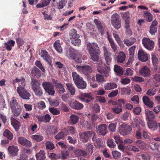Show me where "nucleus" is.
<instances>
[{
    "label": "nucleus",
    "mask_w": 160,
    "mask_h": 160,
    "mask_svg": "<svg viewBox=\"0 0 160 160\" xmlns=\"http://www.w3.org/2000/svg\"><path fill=\"white\" fill-rule=\"evenodd\" d=\"M66 55L67 57L74 60L76 62L81 63L82 62V55L80 53L74 52L72 49H67Z\"/></svg>",
    "instance_id": "f257e3e1"
},
{
    "label": "nucleus",
    "mask_w": 160,
    "mask_h": 160,
    "mask_svg": "<svg viewBox=\"0 0 160 160\" xmlns=\"http://www.w3.org/2000/svg\"><path fill=\"white\" fill-rule=\"evenodd\" d=\"M76 68L78 71L82 73L87 77V78L88 80L91 79V77L89 74L92 72V68L88 65H84L83 66L76 65Z\"/></svg>",
    "instance_id": "f03ea898"
},
{
    "label": "nucleus",
    "mask_w": 160,
    "mask_h": 160,
    "mask_svg": "<svg viewBox=\"0 0 160 160\" xmlns=\"http://www.w3.org/2000/svg\"><path fill=\"white\" fill-rule=\"evenodd\" d=\"M111 23L112 25L116 29H118L121 26V21L120 16L117 13H115L112 15Z\"/></svg>",
    "instance_id": "7ed1b4c3"
},
{
    "label": "nucleus",
    "mask_w": 160,
    "mask_h": 160,
    "mask_svg": "<svg viewBox=\"0 0 160 160\" xmlns=\"http://www.w3.org/2000/svg\"><path fill=\"white\" fill-rule=\"evenodd\" d=\"M42 86L46 92L50 95L54 96L55 93L54 87L53 84L49 82H44Z\"/></svg>",
    "instance_id": "20e7f679"
},
{
    "label": "nucleus",
    "mask_w": 160,
    "mask_h": 160,
    "mask_svg": "<svg viewBox=\"0 0 160 160\" xmlns=\"http://www.w3.org/2000/svg\"><path fill=\"white\" fill-rule=\"evenodd\" d=\"M17 92L20 96L23 99L28 100L30 99L31 95L27 90L25 89L24 87L20 85L17 87Z\"/></svg>",
    "instance_id": "39448f33"
},
{
    "label": "nucleus",
    "mask_w": 160,
    "mask_h": 160,
    "mask_svg": "<svg viewBox=\"0 0 160 160\" xmlns=\"http://www.w3.org/2000/svg\"><path fill=\"white\" fill-rule=\"evenodd\" d=\"M142 43L143 46L149 50H152L154 47V42L147 38H144L142 39Z\"/></svg>",
    "instance_id": "423d86ee"
},
{
    "label": "nucleus",
    "mask_w": 160,
    "mask_h": 160,
    "mask_svg": "<svg viewBox=\"0 0 160 160\" xmlns=\"http://www.w3.org/2000/svg\"><path fill=\"white\" fill-rule=\"evenodd\" d=\"M87 49L89 53L100 51L98 44L95 42L87 43Z\"/></svg>",
    "instance_id": "0eeeda50"
},
{
    "label": "nucleus",
    "mask_w": 160,
    "mask_h": 160,
    "mask_svg": "<svg viewBox=\"0 0 160 160\" xmlns=\"http://www.w3.org/2000/svg\"><path fill=\"white\" fill-rule=\"evenodd\" d=\"M103 55L106 62V64L109 66L111 63L112 58L111 56L112 53L107 49L105 46L103 47Z\"/></svg>",
    "instance_id": "6e6552de"
},
{
    "label": "nucleus",
    "mask_w": 160,
    "mask_h": 160,
    "mask_svg": "<svg viewBox=\"0 0 160 160\" xmlns=\"http://www.w3.org/2000/svg\"><path fill=\"white\" fill-rule=\"evenodd\" d=\"M74 33L72 34L71 38V43L75 46H78L81 43V40L78 38L79 36L77 34V32L75 29L73 30Z\"/></svg>",
    "instance_id": "1a4fd4ad"
},
{
    "label": "nucleus",
    "mask_w": 160,
    "mask_h": 160,
    "mask_svg": "<svg viewBox=\"0 0 160 160\" xmlns=\"http://www.w3.org/2000/svg\"><path fill=\"white\" fill-rule=\"evenodd\" d=\"M152 59L153 65L154 66V72L158 73H160V68H158L157 66V65L158 63V60L157 55L154 54H152Z\"/></svg>",
    "instance_id": "9d476101"
},
{
    "label": "nucleus",
    "mask_w": 160,
    "mask_h": 160,
    "mask_svg": "<svg viewBox=\"0 0 160 160\" xmlns=\"http://www.w3.org/2000/svg\"><path fill=\"white\" fill-rule=\"evenodd\" d=\"M69 104L72 108L77 110L81 109L83 107V105L82 103L76 100L69 102Z\"/></svg>",
    "instance_id": "9b49d317"
},
{
    "label": "nucleus",
    "mask_w": 160,
    "mask_h": 160,
    "mask_svg": "<svg viewBox=\"0 0 160 160\" xmlns=\"http://www.w3.org/2000/svg\"><path fill=\"white\" fill-rule=\"evenodd\" d=\"M138 59L141 61L145 62L148 60V54L143 50H139L138 51Z\"/></svg>",
    "instance_id": "f8f14e48"
},
{
    "label": "nucleus",
    "mask_w": 160,
    "mask_h": 160,
    "mask_svg": "<svg viewBox=\"0 0 160 160\" xmlns=\"http://www.w3.org/2000/svg\"><path fill=\"white\" fill-rule=\"evenodd\" d=\"M18 141L19 144L26 147L30 148L32 146L31 142L24 137H19Z\"/></svg>",
    "instance_id": "ddd939ff"
},
{
    "label": "nucleus",
    "mask_w": 160,
    "mask_h": 160,
    "mask_svg": "<svg viewBox=\"0 0 160 160\" xmlns=\"http://www.w3.org/2000/svg\"><path fill=\"white\" fill-rule=\"evenodd\" d=\"M41 56L42 57L47 61L48 63L51 67L52 66L51 57L46 50H42L41 52Z\"/></svg>",
    "instance_id": "4468645a"
},
{
    "label": "nucleus",
    "mask_w": 160,
    "mask_h": 160,
    "mask_svg": "<svg viewBox=\"0 0 160 160\" xmlns=\"http://www.w3.org/2000/svg\"><path fill=\"white\" fill-rule=\"evenodd\" d=\"M99 134L105 136L107 133V127L106 124H103L99 125L97 128Z\"/></svg>",
    "instance_id": "2eb2a0df"
},
{
    "label": "nucleus",
    "mask_w": 160,
    "mask_h": 160,
    "mask_svg": "<svg viewBox=\"0 0 160 160\" xmlns=\"http://www.w3.org/2000/svg\"><path fill=\"white\" fill-rule=\"evenodd\" d=\"M91 132V131H88L79 133L80 138L82 139L83 142H86L88 141L89 136H90Z\"/></svg>",
    "instance_id": "dca6fc26"
},
{
    "label": "nucleus",
    "mask_w": 160,
    "mask_h": 160,
    "mask_svg": "<svg viewBox=\"0 0 160 160\" xmlns=\"http://www.w3.org/2000/svg\"><path fill=\"white\" fill-rule=\"evenodd\" d=\"M139 72L142 76L146 77L149 76L150 70V69L147 67L144 66L139 71Z\"/></svg>",
    "instance_id": "f3484780"
},
{
    "label": "nucleus",
    "mask_w": 160,
    "mask_h": 160,
    "mask_svg": "<svg viewBox=\"0 0 160 160\" xmlns=\"http://www.w3.org/2000/svg\"><path fill=\"white\" fill-rule=\"evenodd\" d=\"M145 114L146 117V119L148 121L154 120L155 118V115L154 112L148 109L145 110Z\"/></svg>",
    "instance_id": "a211bd4d"
},
{
    "label": "nucleus",
    "mask_w": 160,
    "mask_h": 160,
    "mask_svg": "<svg viewBox=\"0 0 160 160\" xmlns=\"http://www.w3.org/2000/svg\"><path fill=\"white\" fill-rule=\"evenodd\" d=\"M18 149L17 147L15 146H10L8 148L9 153L12 156H17L18 154Z\"/></svg>",
    "instance_id": "6ab92c4d"
},
{
    "label": "nucleus",
    "mask_w": 160,
    "mask_h": 160,
    "mask_svg": "<svg viewBox=\"0 0 160 160\" xmlns=\"http://www.w3.org/2000/svg\"><path fill=\"white\" fill-rule=\"evenodd\" d=\"M136 48V46L131 47L129 49V59L127 63V65H129L132 62L134 57V50Z\"/></svg>",
    "instance_id": "aec40b11"
},
{
    "label": "nucleus",
    "mask_w": 160,
    "mask_h": 160,
    "mask_svg": "<svg viewBox=\"0 0 160 160\" xmlns=\"http://www.w3.org/2000/svg\"><path fill=\"white\" fill-rule=\"evenodd\" d=\"M94 22L95 24L96 27L99 31L101 32L102 34H103L104 32V27L102 24L101 21L97 19L94 20Z\"/></svg>",
    "instance_id": "412c9836"
},
{
    "label": "nucleus",
    "mask_w": 160,
    "mask_h": 160,
    "mask_svg": "<svg viewBox=\"0 0 160 160\" xmlns=\"http://www.w3.org/2000/svg\"><path fill=\"white\" fill-rule=\"evenodd\" d=\"M142 100L144 103L149 108H152L153 107V102L148 96H144L142 98Z\"/></svg>",
    "instance_id": "4be33fe9"
},
{
    "label": "nucleus",
    "mask_w": 160,
    "mask_h": 160,
    "mask_svg": "<svg viewBox=\"0 0 160 160\" xmlns=\"http://www.w3.org/2000/svg\"><path fill=\"white\" fill-rule=\"evenodd\" d=\"M36 118L38 121L40 122H49L51 119V117L48 114H46L45 115L37 116Z\"/></svg>",
    "instance_id": "5701e85b"
},
{
    "label": "nucleus",
    "mask_w": 160,
    "mask_h": 160,
    "mask_svg": "<svg viewBox=\"0 0 160 160\" xmlns=\"http://www.w3.org/2000/svg\"><path fill=\"white\" fill-rule=\"evenodd\" d=\"M158 22L157 21L154 20L152 23L150 28V32L152 35H154L157 32V25Z\"/></svg>",
    "instance_id": "b1692460"
},
{
    "label": "nucleus",
    "mask_w": 160,
    "mask_h": 160,
    "mask_svg": "<svg viewBox=\"0 0 160 160\" xmlns=\"http://www.w3.org/2000/svg\"><path fill=\"white\" fill-rule=\"evenodd\" d=\"M88 98L91 100L94 99L93 97V95L91 93H81L79 95V98L82 101H83L85 100V98Z\"/></svg>",
    "instance_id": "393cba45"
},
{
    "label": "nucleus",
    "mask_w": 160,
    "mask_h": 160,
    "mask_svg": "<svg viewBox=\"0 0 160 160\" xmlns=\"http://www.w3.org/2000/svg\"><path fill=\"white\" fill-rule=\"evenodd\" d=\"M126 55L124 52L120 51L118 56L116 57V59L118 62L122 63L125 60Z\"/></svg>",
    "instance_id": "a878e982"
},
{
    "label": "nucleus",
    "mask_w": 160,
    "mask_h": 160,
    "mask_svg": "<svg viewBox=\"0 0 160 160\" xmlns=\"http://www.w3.org/2000/svg\"><path fill=\"white\" fill-rule=\"evenodd\" d=\"M11 120L12 125L16 131H18L21 126L19 122L12 117L11 118Z\"/></svg>",
    "instance_id": "bb28decb"
},
{
    "label": "nucleus",
    "mask_w": 160,
    "mask_h": 160,
    "mask_svg": "<svg viewBox=\"0 0 160 160\" xmlns=\"http://www.w3.org/2000/svg\"><path fill=\"white\" fill-rule=\"evenodd\" d=\"M100 52H101L100 51V52H96L89 53L92 60L94 62H99L100 59L99 56Z\"/></svg>",
    "instance_id": "cd10ccee"
},
{
    "label": "nucleus",
    "mask_w": 160,
    "mask_h": 160,
    "mask_svg": "<svg viewBox=\"0 0 160 160\" xmlns=\"http://www.w3.org/2000/svg\"><path fill=\"white\" fill-rule=\"evenodd\" d=\"M79 117L75 114H72L69 120V123L72 125L76 124L78 121Z\"/></svg>",
    "instance_id": "c85d7f7f"
},
{
    "label": "nucleus",
    "mask_w": 160,
    "mask_h": 160,
    "mask_svg": "<svg viewBox=\"0 0 160 160\" xmlns=\"http://www.w3.org/2000/svg\"><path fill=\"white\" fill-rule=\"evenodd\" d=\"M96 78L93 76L91 79L93 81H97L98 82H102L104 81L103 76L99 74H96L95 76Z\"/></svg>",
    "instance_id": "c756f323"
},
{
    "label": "nucleus",
    "mask_w": 160,
    "mask_h": 160,
    "mask_svg": "<svg viewBox=\"0 0 160 160\" xmlns=\"http://www.w3.org/2000/svg\"><path fill=\"white\" fill-rule=\"evenodd\" d=\"M31 88L32 90L37 88L40 87L41 85L39 81L36 79L31 78Z\"/></svg>",
    "instance_id": "7c9ffc66"
},
{
    "label": "nucleus",
    "mask_w": 160,
    "mask_h": 160,
    "mask_svg": "<svg viewBox=\"0 0 160 160\" xmlns=\"http://www.w3.org/2000/svg\"><path fill=\"white\" fill-rule=\"evenodd\" d=\"M108 40L110 43L111 47L114 52H117V49L116 45L115 44L113 40L111 38V36L108 35Z\"/></svg>",
    "instance_id": "2f4dec72"
},
{
    "label": "nucleus",
    "mask_w": 160,
    "mask_h": 160,
    "mask_svg": "<svg viewBox=\"0 0 160 160\" xmlns=\"http://www.w3.org/2000/svg\"><path fill=\"white\" fill-rule=\"evenodd\" d=\"M98 71L101 73V74H104L105 77H107L109 76L108 72L110 71V68L109 66L107 65H105V69L99 70L98 69Z\"/></svg>",
    "instance_id": "473e14b6"
},
{
    "label": "nucleus",
    "mask_w": 160,
    "mask_h": 160,
    "mask_svg": "<svg viewBox=\"0 0 160 160\" xmlns=\"http://www.w3.org/2000/svg\"><path fill=\"white\" fill-rule=\"evenodd\" d=\"M75 84L78 88L82 89L85 88L87 86L86 82L83 81V78Z\"/></svg>",
    "instance_id": "72a5a7b5"
},
{
    "label": "nucleus",
    "mask_w": 160,
    "mask_h": 160,
    "mask_svg": "<svg viewBox=\"0 0 160 160\" xmlns=\"http://www.w3.org/2000/svg\"><path fill=\"white\" fill-rule=\"evenodd\" d=\"M31 74L33 76H35L37 78H39L41 76V72L36 67L32 68L31 71Z\"/></svg>",
    "instance_id": "f704fd0d"
},
{
    "label": "nucleus",
    "mask_w": 160,
    "mask_h": 160,
    "mask_svg": "<svg viewBox=\"0 0 160 160\" xmlns=\"http://www.w3.org/2000/svg\"><path fill=\"white\" fill-rule=\"evenodd\" d=\"M148 126L149 128H153L154 129H156L158 126V124L156 121L154 120L148 121L147 122Z\"/></svg>",
    "instance_id": "c9c22d12"
},
{
    "label": "nucleus",
    "mask_w": 160,
    "mask_h": 160,
    "mask_svg": "<svg viewBox=\"0 0 160 160\" xmlns=\"http://www.w3.org/2000/svg\"><path fill=\"white\" fill-rule=\"evenodd\" d=\"M45 153L44 151L41 150L39 152L36 154L37 160H44L46 157Z\"/></svg>",
    "instance_id": "e433bc0d"
},
{
    "label": "nucleus",
    "mask_w": 160,
    "mask_h": 160,
    "mask_svg": "<svg viewBox=\"0 0 160 160\" xmlns=\"http://www.w3.org/2000/svg\"><path fill=\"white\" fill-rule=\"evenodd\" d=\"M114 72L119 75H122L123 73V68L117 65H114Z\"/></svg>",
    "instance_id": "4c0bfd02"
},
{
    "label": "nucleus",
    "mask_w": 160,
    "mask_h": 160,
    "mask_svg": "<svg viewBox=\"0 0 160 160\" xmlns=\"http://www.w3.org/2000/svg\"><path fill=\"white\" fill-rule=\"evenodd\" d=\"M15 43V42L11 39L8 42L4 43V45L7 49L10 51L12 49V47L14 46Z\"/></svg>",
    "instance_id": "58836bf2"
},
{
    "label": "nucleus",
    "mask_w": 160,
    "mask_h": 160,
    "mask_svg": "<svg viewBox=\"0 0 160 160\" xmlns=\"http://www.w3.org/2000/svg\"><path fill=\"white\" fill-rule=\"evenodd\" d=\"M18 82L19 84L20 83L21 86L25 87V80L23 77H22L20 79L16 78L13 81V83L14 84L15 82Z\"/></svg>",
    "instance_id": "ea45409f"
},
{
    "label": "nucleus",
    "mask_w": 160,
    "mask_h": 160,
    "mask_svg": "<svg viewBox=\"0 0 160 160\" xmlns=\"http://www.w3.org/2000/svg\"><path fill=\"white\" fill-rule=\"evenodd\" d=\"M72 74L73 80L75 84L78 82H79V81L83 78L82 77H80L76 72H72Z\"/></svg>",
    "instance_id": "a19ab883"
},
{
    "label": "nucleus",
    "mask_w": 160,
    "mask_h": 160,
    "mask_svg": "<svg viewBox=\"0 0 160 160\" xmlns=\"http://www.w3.org/2000/svg\"><path fill=\"white\" fill-rule=\"evenodd\" d=\"M68 91L72 95H74L75 94V89L74 86L71 83H67L66 84Z\"/></svg>",
    "instance_id": "79ce46f5"
},
{
    "label": "nucleus",
    "mask_w": 160,
    "mask_h": 160,
    "mask_svg": "<svg viewBox=\"0 0 160 160\" xmlns=\"http://www.w3.org/2000/svg\"><path fill=\"white\" fill-rule=\"evenodd\" d=\"M132 130V128L130 126H128L127 127L120 132V133L123 136L128 135L131 132Z\"/></svg>",
    "instance_id": "37998d69"
},
{
    "label": "nucleus",
    "mask_w": 160,
    "mask_h": 160,
    "mask_svg": "<svg viewBox=\"0 0 160 160\" xmlns=\"http://www.w3.org/2000/svg\"><path fill=\"white\" fill-rule=\"evenodd\" d=\"M12 112L14 116H18L21 112V108L20 106H17L16 108L12 109Z\"/></svg>",
    "instance_id": "c03bdc74"
},
{
    "label": "nucleus",
    "mask_w": 160,
    "mask_h": 160,
    "mask_svg": "<svg viewBox=\"0 0 160 160\" xmlns=\"http://www.w3.org/2000/svg\"><path fill=\"white\" fill-rule=\"evenodd\" d=\"M3 135L9 140H11L13 138L12 134L7 129H6L4 131Z\"/></svg>",
    "instance_id": "a18cd8bd"
},
{
    "label": "nucleus",
    "mask_w": 160,
    "mask_h": 160,
    "mask_svg": "<svg viewBox=\"0 0 160 160\" xmlns=\"http://www.w3.org/2000/svg\"><path fill=\"white\" fill-rule=\"evenodd\" d=\"M136 145L139 148L144 149L146 146V144L141 140H138L136 142Z\"/></svg>",
    "instance_id": "49530a36"
},
{
    "label": "nucleus",
    "mask_w": 160,
    "mask_h": 160,
    "mask_svg": "<svg viewBox=\"0 0 160 160\" xmlns=\"http://www.w3.org/2000/svg\"><path fill=\"white\" fill-rule=\"evenodd\" d=\"M135 39L134 38H131L130 40L126 39L123 41L124 43L128 46L132 45L135 42Z\"/></svg>",
    "instance_id": "de8ad7c7"
},
{
    "label": "nucleus",
    "mask_w": 160,
    "mask_h": 160,
    "mask_svg": "<svg viewBox=\"0 0 160 160\" xmlns=\"http://www.w3.org/2000/svg\"><path fill=\"white\" fill-rule=\"evenodd\" d=\"M112 110L116 114H119L122 111V106L121 105H120L117 107L112 108Z\"/></svg>",
    "instance_id": "09e8293b"
},
{
    "label": "nucleus",
    "mask_w": 160,
    "mask_h": 160,
    "mask_svg": "<svg viewBox=\"0 0 160 160\" xmlns=\"http://www.w3.org/2000/svg\"><path fill=\"white\" fill-rule=\"evenodd\" d=\"M144 17L146 18L148 22H151L152 20V16L151 13L148 11L143 12Z\"/></svg>",
    "instance_id": "8fccbe9b"
},
{
    "label": "nucleus",
    "mask_w": 160,
    "mask_h": 160,
    "mask_svg": "<svg viewBox=\"0 0 160 160\" xmlns=\"http://www.w3.org/2000/svg\"><path fill=\"white\" fill-rule=\"evenodd\" d=\"M36 95L41 97L43 94V90L40 87H38L33 90Z\"/></svg>",
    "instance_id": "3c124183"
},
{
    "label": "nucleus",
    "mask_w": 160,
    "mask_h": 160,
    "mask_svg": "<svg viewBox=\"0 0 160 160\" xmlns=\"http://www.w3.org/2000/svg\"><path fill=\"white\" fill-rule=\"evenodd\" d=\"M45 146L46 148L48 150H52L55 148L54 144L51 142L49 141L46 142Z\"/></svg>",
    "instance_id": "603ef678"
},
{
    "label": "nucleus",
    "mask_w": 160,
    "mask_h": 160,
    "mask_svg": "<svg viewBox=\"0 0 160 160\" xmlns=\"http://www.w3.org/2000/svg\"><path fill=\"white\" fill-rule=\"evenodd\" d=\"M58 42L59 41L58 40L56 41L53 44V46L58 52H61L62 51V48Z\"/></svg>",
    "instance_id": "864d4df0"
},
{
    "label": "nucleus",
    "mask_w": 160,
    "mask_h": 160,
    "mask_svg": "<svg viewBox=\"0 0 160 160\" xmlns=\"http://www.w3.org/2000/svg\"><path fill=\"white\" fill-rule=\"evenodd\" d=\"M94 145L97 147L101 148L104 146L103 142L100 138H97L96 142H94Z\"/></svg>",
    "instance_id": "5fc2aeb1"
},
{
    "label": "nucleus",
    "mask_w": 160,
    "mask_h": 160,
    "mask_svg": "<svg viewBox=\"0 0 160 160\" xmlns=\"http://www.w3.org/2000/svg\"><path fill=\"white\" fill-rule=\"evenodd\" d=\"M32 138L37 142H40L43 139V137L42 136L39 135H35L32 136Z\"/></svg>",
    "instance_id": "6e6d98bb"
},
{
    "label": "nucleus",
    "mask_w": 160,
    "mask_h": 160,
    "mask_svg": "<svg viewBox=\"0 0 160 160\" xmlns=\"http://www.w3.org/2000/svg\"><path fill=\"white\" fill-rule=\"evenodd\" d=\"M149 146L150 148L153 150H158V144L155 142H152L150 143Z\"/></svg>",
    "instance_id": "4d7b16f0"
},
{
    "label": "nucleus",
    "mask_w": 160,
    "mask_h": 160,
    "mask_svg": "<svg viewBox=\"0 0 160 160\" xmlns=\"http://www.w3.org/2000/svg\"><path fill=\"white\" fill-rule=\"evenodd\" d=\"M116 123H111L108 126L109 130L112 132H114L116 131Z\"/></svg>",
    "instance_id": "13d9d810"
},
{
    "label": "nucleus",
    "mask_w": 160,
    "mask_h": 160,
    "mask_svg": "<svg viewBox=\"0 0 160 160\" xmlns=\"http://www.w3.org/2000/svg\"><path fill=\"white\" fill-rule=\"evenodd\" d=\"M112 154L113 158L116 159L119 158L121 156V153L117 151H112Z\"/></svg>",
    "instance_id": "bf43d9fd"
},
{
    "label": "nucleus",
    "mask_w": 160,
    "mask_h": 160,
    "mask_svg": "<svg viewBox=\"0 0 160 160\" xmlns=\"http://www.w3.org/2000/svg\"><path fill=\"white\" fill-rule=\"evenodd\" d=\"M138 123L139 121L138 118H135L133 119V120L131 123V126L133 128L137 127L138 126Z\"/></svg>",
    "instance_id": "052dcab7"
},
{
    "label": "nucleus",
    "mask_w": 160,
    "mask_h": 160,
    "mask_svg": "<svg viewBox=\"0 0 160 160\" xmlns=\"http://www.w3.org/2000/svg\"><path fill=\"white\" fill-rule=\"evenodd\" d=\"M49 111L52 113L54 115H57L60 113L59 111L56 108H49Z\"/></svg>",
    "instance_id": "680f3d73"
},
{
    "label": "nucleus",
    "mask_w": 160,
    "mask_h": 160,
    "mask_svg": "<svg viewBox=\"0 0 160 160\" xmlns=\"http://www.w3.org/2000/svg\"><path fill=\"white\" fill-rule=\"evenodd\" d=\"M113 138L115 140V142L117 144L123 143L122 138L118 135H114Z\"/></svg>",
    "instance_id": "e2e57ef3"
},
{
    "label": "nucleus",
    "mask_w": 160,
    "mask_h": 160,
    "mask_svg": "<svg viewBox=\"0 0 160 160\" xmlns=\"http://www.w3.org/2000/svg\"><path fill=\"white\" fill-rule=\"evenodd\" d=\"M48 100L50 105L52 106L56 107L59 104V102L58 100L53 101L51 98L48 99Z\"/></svg>",
    "instance_id": "0e129e2a"
},
{
    "label": "nucleus",
    "mask_w": 160,
    "mask_h": 160,
    "mask_svg": "<svg viewBox=\"0 0 160 160\" xmlns=\"http://www.w3.org/2000/svg\"><path fill=\"white\" fill-rule=\"evenodd\" d=\"M19 106L15 99L12 100L10 102V106L11 109L16 108L17 106Z\"/></svg>",
    "instance_id": "69168bd1"
},
{
    "label": "nucleus",
    "mask_w": 160,
    "mask_h": 160,
    "mask_svg": "<svg viewBox=\"0 0 160 160\" xmlns=\"http://www.w3.org/2000/svg\"><path fill=\"white\" fill-rule=\"evenodd\" d=\"M107 143L108 146L110 148H113L116 146L113 140L111 139H108L107 140Z\"/></svg>",
    "instance_id": "338daca9"
},
{
    "label": "nucleus",
    "mask_w": 160,
    "mask_h": 160,
    "mask_svg": "<svg viewBox=\"0 0 160 160\" xmlns=\"http://www.w3.org/2000/svg\"><path fill=\"white\" fill-rule=\"evenodd\" d=\"M93 146L91 144H88L86 147V150L90 154L93 153Z\"/></svg>",
    "instance_id": "774afa93"
}]
</instances>
